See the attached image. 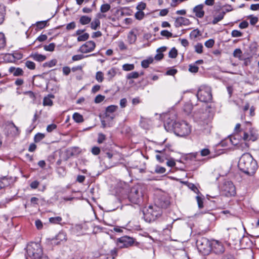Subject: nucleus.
<instances>
[{
    "mask_svg": "<svg viewBox=\"0 0 259 259\" xmlns=\"http://www.w3.org/2000/svg\"><path fill=\"white\" fill-rule=\"evenodd\" d=\"M48 21L37 22L36 24V27L39 29H43L47 24Z\"/></svg>",
    "mask_w": 259,
    "mask_h": 259,
    "instance_id": "40",
    "label": "nucleus"
},
{
    "mask_svg": "<svg viewBox=\"0 0 259 259\" xmlns=\"http://www.w3.org/2000/svg\"><path fill=\"white\" fill-rule=\"evenodd\" d=\"M111 8V6L108 4H105L101 5L100 11L102 13H106L108 12Z\"/></svg>",
    "mask_w": 259,
    "mask_h": 259,
    "instance_id": "35",
    "label": "nucleus"
},
{
    "mask_svg": "<svg viewBox=\"0 0 259 259\" xmlns=\"http://www.w3.org/2000/svg\"><path fill=\"white\" fill-rule=\"evenodd\" d=\"M257 162L249 153H244L238 162L240 170L248 175L253 174L257 168Z\"/></svg>",
    "mask_w": 259,
    "mask_h": 259,
    "instance_id": "1",
    "label": "nucleus"
},
{
    "mask_svg": "<svg viewBox=\"0 0 259 259\" xmlns=\"http://www.w3.org/2000/svg\"><path fill=\"white\" fill-rule=\"evenodd\" d=\"M257 45L256 42H252L249 46V49L250 52L252 53H254L256 52L257 50Z\"/></svg>",
    "mask_w": 259,
    "mask_h": 259,
    "instance_id": "52",
    "label": "nucleus"
},
{
    "mask_svg": "<svg viewBox=\"0 0 259 259\" xmlns=\"http://www.w3.org/2000/svg\"><path fill=\"white\" fill-rule=\"evenodd\" d=\"M96 78L98 82H102L104 79L103 73L101 71H98L96 73Z\"/></svg>",
    "mask_w": 259,
    "mask_h": 259,
    "instance_id": "53",
    "label": "nucleus"
},
{
    "mask_svg": "<svg viewBox=\"0 0 259 259\" xmlns=\"http://www.w3.org/2000/svg\"><path fill=\"white\" fill-rule=\"evenodd\" d=\"M222 190L227 197L234 196L236 194L235 186L231 181L225 182L222 187Z\"/></svg>",
    "mask_w": 259,
    "mask_h": 259,
    "instance_id": "7",
    "label": "nucleus"
},
{
    "mask_svg": "<svg viewBox=\"0 0 259 259\" xmlns=\"http://www.w3.org/2000/svg\"><path fill=\"white\" fill-rule=\"evenodd\" d=\"M212 251L215 254H221L224 252V247L223 244L219 242L218 241H215L212 244L211 246Z\"/></svg>",
    "mask_w": 259,
    "mask_h": 259,
    "instance_id": "13",
    "label": "nucleus"
},
{
    "mask_svg": "<svg viewBox=\"0 0 259 259\" xmlns=\"http://www.w3.org/2000/svg\"><path fill=\"white\" fill-rule=\"evenodd\" d=\"M57 128V125L55 124H51L48 125L47 127V131L48 132L50 133L52 132L54 130Z\"/></svg>",
    "mask_w": 259,
    "mask_h": 259,
    "instance_id": "63",
    "label": "nucleus"
},
{
    "mask_svg": "<svg viewBox=\"0 0 259 259\" xmlns=\"http://www.w3.org/2000/svg\"><path fill=\"white\" fill-rule=\"evenodd\" d=\"M176 120L172 119L170 118H168L164 121V126L165 130L167 131H175V128L176 127V123H177Z\"/></svg>",
    "mask_w": 259,
    "mask_h": 259,
    "instance_id": "14",
    "label": "nucleus"
},
{
    "mask_svg": "<svg viewBox=\"0 0 259 259\" xmlns=\"http://www.w3.org/2000/svg\"><path fill=\"white\" fill-rule=\"evenodd\" d=\"M5 59L9 62H13L15 60V57L14 55L9 54L5 56Z\"/></svg>",
    "mask_w": 259,
    "mask_h": 259,
    "instance_id": "55",
    "label": "nucleus"
},
{
    "mask_svg": "<svg viewBox=\"0 0 259 259\" xmlns=\"http://www.w3.org/2000/svg\"><path fill=\"white\" fill-rule=\"evenodd\" d=\"M45 137V135L44 134L41 133H37L34 136V140L35 142L37 143L40 142L41 140H42Z\"/></svg>",
    "mask_w": 259,
    "mask_h": 259,
    "instance_id": "37",
    "label": "nucleus"
},
{
    "mask_svg": "<svg viewBox=\"0 0 259 259\" xmlns=\"http://www.w3.org/2000/svg\"><path fill=\"white\" fill-rule=\"evenodd\" d=\"M143 196L142 188L140 185H137L131 188L128 199L131 203L140 205L142 201Z\"/></svg>",
    "mask_w": 259,
    "mask_h": 259,
    "instance_id": "2",
    "label": "nucleus"
},
{
    "mask_svg": "<svg viewBox=\"0 0 259 259\" xmlns=\"http://www.w3.org/2000/svg\"><path fill=\"white\" fill-rule=\"evenodd\" d=\"M198 67L193 64H190L189 65V71L192 73H196L198 71Z\"/></svg>",
    "mask_w": 259,
    "mask_h": 259,
    "instance_id": "50",
    "label": "nucleus"
},
{
    "mask_svg": "<svg viewBox=\"0 0 259 259\" xmlns=\"http://www.w3.org/2000/svg\"><path fill=\"white\" fill-rule=\"evenodd\" d=\"M166 171L165 168L164 167H162L159 165H157L155 167V172L157 174H164Z\"/></svg>",
    "mask_w": 259,
    "mask_h": 259,
    "instance_id": "46",
    "label": "nucleus"
},
{
    "mask_svg": "<svg viewBox=\"0 0 259 259\" xmlns=\"http://www.w3.org/2000/svg\"><path fill=\"white\" fill-rule=\"evenodd\" d=\"M66 240V235L64 233L60 232L56 236L55 239L53 240L54 241V243L57 245L59 243V241L56 242L55 241L59 240L63 241Z\"/></svg>",
    "mask_w": 259,
    "mask_h": 259,
    "instance_id": "22",
    "label": "nucleus"
},
{
    "mask_svg": "<svg viewBox=\"0 0 259 259\" xmlns=\"http://www.w3.org/2000/svg\"><path fill=\"white\" fill-rule=\"evenodd\" d=\"M199 35H201V33L198 29L193 30L190 33V37L192 39H195Z\"/></svg>",
    "mask_w": 259,
    "mask_h": 259,
    "instance_id": "29",
    "label": "nucleus"
},
{
    "mask_svg": "<svg viewBox=\"0 0 259 259\" xmlns=\"http://www.w3.org/2000/svg\"><path fill=\"white\" fill-rule=\"evenodd\" d=\"M91 152L94 155L96 156L100 154L101 149L99 147L94 146L92 148Z\"/></svg>",
    "mask_w": 259,
    "mask_h": 259,
    "instance_id": "45",
    "label": "nucleus"
},
{
    "mask_svg": "<svg viewBox=\"0 0 259 259\" xmlns=\"http://www.w3.org/2000/svg\"><path fill=\"white\" fill-rule=\"evenodd\" d=\"M193 109L192 106L190 104H186L184 105V111L186 114H189L191 113Z\"/></svg>",
    "mask_w": 259,
    "mask_h": 259,
    "instance_id": "44",
    "label": "nucleus"
},
{
    "mask_svg": "<svg viewBox=\"0 0 259 259\" xmlns=\"http://www.w3.org/2000/svg\"><path fill=\"white\" fill-rule=\"evenodd\" d=\"M62 220V219L60 217H52L49 219L50 222L53 224H59Z\"/></svg>",
    "mask_w": 259,
    "mask_h": 259,
    "instance_id": "34",
    "label": "nucleus"
},
{
    "mask_svg": "<svg viewBox=\"0 0 259 259\" xmlns=\"http://www.w3.org/2000/svg\"><path fill=\"white\" fill-rule=\"evenodd\" d=\"M139 75L140 74L138 72H132L127 75L126 78L128 79L137 78Z\"/></svg>",
    "mask_w": 259,
    "mask_h": 259,
    "instance_id": "39",
    "label": "nucleus"
},
{
    "mask_svg": "<svg viewBox=\"0 0 259 259\" xmlns=\"http://www.w3.org/2000/svg\"><path fill=\"white\" fill-rule=\"evenodd\" d=\"M72 118L77 123L82 122L83 121V116L77 112H75L73 114Z\"/></svg>",
    "mask_w": 259,
    "mask_h": 259,
    "instance_id": "25",
    "label": "nucleus"
},
{
    "mask_svg": "<svg viewBox=\"0 0 259 259\" xmlns=\"http://www.w3.org/2000/svg\"><path fill=\"white\" fill-rule=\"evenodd\" d=\"M128 41L131 44L135 42L137 40V35L134 33L133 30L131 31L127 36Z\"/></svg>",
    "mask_w": 259,
    "mask_h": 259,
    "instance_id": "20",
    "label": "nucleus"
},
{
    "mask_svg": "<svg viewBox=\"0 0 259 259\" xmlns=\"http://www.w3.org/2000/svg\"><path fill=\"white\" fill-rule=\"evenodd\" d=\"M190 24V20L185 17H178L176 18L175 25L176 27H179L182 25H188Z\"/></svg>",
    "mask_w": 259,
    "mask_h": 259,
    "instance_id": "16",
    "label": "nucleus"
},
{
    "mask_svg": "<svg viewBox=\"0 0 259 259\" xmlns=\"http://www.w3.org/2000/svg\"><path fill=\"white\" fill-rule=\"evenodd\" d=\"M197 97L201 102H210L212 99L210 87L207 85H201L197 92Z\"/></svg>",
    "mask_w": 259,
    "mask_h": 259,
    "instance_id": "5",
    "label": "nucleus"
},
{
    "mask_svg": "<svg viewBox=\"0 0 259 259\" xmlns=\"http://www.w3.org/2000/svg\"><path fill=\"white\" fill-rule=\"evenodd\" d=\"M91 21V18L87 16H82L79 19V22L82 25H86L89 24Z\"/></svg>",
    "mask_w": 259,
    "mask_h": 259,
    "instance_id": "27",
    "label": "nucleus"
},
{
    "mask_svg": "<svg viewBox=\"0 0 259 259\" xmlns=\"http://www.w3.org/2000/svg\"><path fill=\"white\" fill-rule=\"evenodd\" d=\"M226 14V12L223 11L221 13H220L218 16L214 17L212 21V23L213 24H216L218 22L222 20Z\"/></svg>",
    "mask_w": 259,
    "mask_h": 259,
    "instance_id": "26",
    "label": "nucleus"
},
{
    "mask_svg": "<svg viewBox=\"0 0 259 259\" xmlns=\"http://www.w3.org/2000/svg\"><path fill=\"white\" fill-rule=\"evenodd\" d=\"M95 42L90 40L82 45L79 49V51L82 53H88L93 51L95 49Z\"/></svg>",
    "mask_w": 259,
    "mask_h": 259,
    "instance_id": "11",
    "label": "nucleus"
},
{
    "mask_svg": "<svg viewBox=\"0 0 259 259\" xmlns=\"http://www.w3.org/2000/svg\"><path fill=\"white\" fill-rule=\"evenodd\" d=\"M257 135L255 133H253L251 131L249 132H244L242 139L245 141H255L257 139Z\"/></svg>",
    "mask_w": 259,
    "mask_h": 259,
    "instance_id": "15",
    "label": "nucleus"
},
{
    "mask_svg": "<svg viewBox=\"0 0 259 259\" xmlns=\"http://www.w3.org/2000/svg\"><path fill=\"white\" fill-rule=\"evenodd\" d=\"M147 122V119L141 117V120L140 121V125H141V127H142L143 128H145V129L148 128L149 124L146 123Z\"/></svg>",
    "mask_w": 259,
    "mask_h": 259,
    "instance_id": "48",
    "label": "nucleus"
},
{
    "mask_svg": "<svg viewBox=\"0 0 259 259\" xmlns=\"http://www.w3.org/2000/svg\"><path fill=\"white\" fill-rule=\"evenodd\" d=\"M117 109V106L114 105H110L108 106L106 109L105 115L106 118H108L110 119L114 118L113 113Z\"/></svg>",
    "mask_w": 259,
    "mask_h": 259,
    "instance_id": "17",
    "label": "nucleus"
},
{
    "mask_svg": "<svg viewBox=\"0 0 259 259\" xmlns=\"http://www.w3.org/2000/svg\"><path fill=\"white\" fill-rule=\"evenodd\" d=\"M162 213V210L157 205L149 206L146 212H144V216L146 222H151L159 218Z\"/></svg>",
    "mask_w": 259,
    "mask_h": 259,
    "instance_id": "3",
    "label": "nucleus"
},
{
    "mask_svg": "<svg viewBox=\"0 0 259 259\" xmlns=\"http://www.w3.org/2000/svg\"><path fill=\"white\" fill-rule=\"evenodd\" d=\"M153 62V58L152 57H150L147 59L142 61L141 62V66L144 68H147L148 67L149 64L152 63Z\"/></svg>",
    "mask_w": 259,
    "mask_h": 259,
    "instance_id": "23",
    "label": "nucleus"
},
{
    "mask_svg": "<svg viewBox=\"0 0 259 259\" xmlns=\"http://www.w3.org/2000/svg\"><path fill=\"white\" fill-rule=\"evenodd\" d=\"M210 154V151L207 148H204L200 151V154L202 156H206Z\"/></svg>",
    "mask_w": 259,
    "mask_h": 259,
    "instance_id": "59",
    "label": "nucleus"
},
{
    "mask_svg": "<svg viewBox=\"0 0 259 259\" xmlns=\"http://www.w3.org/2000/svg\"><path fill=\"white\" fill-rule=\"evenodd\" d=\"M89 38V34L88 33H85L82 35L78 36L77 37V40L78 41H85Z\"/></svg>",
    "mask_w": 259,
    "mask_h": 259,
    "instance_id": "42",
    "label": "nucleus"
},
{
    "mask_svg": "<svg viewBox=\"0 0 259 259\" xmlns=\"http://www.w3.org/2000/svg\"><path fill=\"white\" fill-rule=\"evenodd\" d=\"M31 57H32L33 60L38 62H42L46 59V56L39 54L32 55Z\"/></svg>",
    "mask_w": 259,
    "mask_h": 259,
    "instance_id": "21",
    "label": "nucleus"
},
{
    "mask_svg": "<svg viewBox=\"0 0 259 259\" xmlns=\"http://www.w3.org/2000/svg\"><path fill=\"white\" fill-rule=\"evenodd\" d=\"M203 8V4L198 5L193 8L192 12L195 14L196 17L198 18H202L203 17L205 14Z\"/></svg>",
    "mask_w": 259,
    "mask_h": 259,
    "instance_id": "12",
    "label": "nucleus"
},
{
    "mask_svg": "<svg viewBox=\"0 0 259 259\" xmlns=\"http://www.w3.org/2000/svg\"><path fill=\"white\" fill-rule=\"evenodd\" d=\"M10 73H13L14 76H22L23 74V71L20 68H15L14 67H11L9 69Z\"/></svg>",
    "mask_w": 259,
    "mask_h": 259,
    "instance_id": "19",
    "label": "nucleus"
},
{
    "mask_svg": "<svg viewBox=\"0 0 259 259\" xmlns=\"http://www.w3.org/2000/svg\"><path fill=\"white\" fill-rule=\"evenodd\" d=\"M57 62V61L56 59H53V60H51L50 61L46 62L44 64V66H48L49 67H52L56 65Z\"/></svg>",
    "mask_w": 259,
    "mask_h": 259,
    "instance_id": "51",
    "label": "nucleus"
},
{
    "mask_svg": "<svg viewBox=\"0 0 259 259\" xmlns=\"http://www.w3.org/2000/svg\"><path fill=\"white\" fill-rule=\"evenodd\" d=\"M191 132L190 126L185 121H182L176 123L174 133L179 137H185Z\"/></svg>",
    "mask_w": 259,
    "mask_h": 259,
    "instance_id": "6",
    "label": "nucleus"
},
{
    "mask_svg": "<svg viewBox=\"0 0 259 259\" xmlns=\"http://www.w3.org/2000/svg\"><path fill=\"white\" fill-rule=\"evenodd\" d=\"M146 8V4L143 2L140 3L137 6V9L139 11H142Z\"/></svg>",
    "mask_w": 259,
    "mask_h": 259,
    "instance_id": "62",
    "label": "nucleus"
},
{
    "mask_svg": "<svg viewBox=\"0 0 259 259\" xmlns=\"http://www.w3.org/2000/svg\"><path fill=\"white\" fill-rule=\"evenodd\" d=\"M116 74V71L114 68H111L107 71L108 79L111 80Z\"/></svg>",
    "mask_w": 259,
    "mask_h": 259,
    "instance_id": "33",
    "label": "nucleus"
},
{
    "mask_svg": "<svg viewBox=\"0 0 259 259\" xmlns=\"http://www.w3.org/2000/svg\"><path fill=\"white\" fill-rule=\"evenodd\" d=\"M105 99V96L101 95H97L95 99V102L96 103H101L102 101H103Z\"/></svg>",
    "mask_w": 259,
    "mask_h": 259,
    "instance_id": "56",
    "label": "nucleus"
},
{
    "mask_svg": "<svg viewBox=\"0 0 259 259\" xmlns=\"http://www.w3.org/2000/svg\"><path fill=\"white\" fill-rule=\"evenodd\" d=\"M249 17L250 18V23L252 25H255L258 21V18L256 17H253L252 15L249 16Z\"/></svg>",
    "mask_w": 259,
    "mask_h": 259,
    "instance_id": "61",
    "label": "nucleus"
},
{
    "mask_svg": "<svg viewBox=\"0 0 259 259\" xmlns=\"http://www.w3.org/2000/svg\"><path fill=\"white\" fill-rule=\"evenodd\" d=\"M25 64L29 69L34 70L35 68V64L33 62L28 60L25 62Z\"/></svg>",
    "mask_w": 259,
    "mask_h": 259,
    "instance_id": "36",
    "label": "nucleus"
},
{
    "mask_svg": "<svg viewBox=\"0 0 259 259\" xmlns=\"http://www.w3.org/2000/svg\"><path fill=\"white\" fill-rule=\"evenodd\" d=\"M6 46V38L3 33H0V50L4 49Z\"/></svg>",
    "mask_w": 259,
    "mask_h": 259,
    "instance_id": "30",
    "label": "nucleus"
},
{
    "mask_svg": "<svg viewBox=\"0 0 259 259\" xmlns=\"http://www.w3.org/2000/svg\"><path fill=\"white\" fill-rule=\"evenodd\" d=\"M135 240L133 238L127 236L121 237L117 239L119 248H128L133 245Z\"/></svg>",
    "mask_w": 259,
    "mask_h": 259,
    "instance_id": "10",
    "label": "nucleus"
},
{
    "mask_svg": "<svg viewBox=\"0 0 259 259\" xmlns=\"http://www.w3.org/2000/svg\"><path fill=\"white\" fill-rule=\"evenodd\" d=\"M178 55V51L175 48H172L169 52L168 56L171 58H176Z\"/></svg>",
    "mask_w": 259,
    "mask_h": 259,
    "instance_id": "31",
    "label": "nucleus"
},
{
    "mask_svg": "<svg viewBox=\"0 0 259 259\" xmlns=\"http://www.w3.org/2000/svg\"><path fill=\"white\" fill-rule=\"evenodd\" d=\"M169 204V202L167 200H165V198L161 197L158 199L156 202L155 205H157L160 208H166Z\"/></svg>",
    "mask_w": 259,
    "mask_h": 259,
    "instance_id": "18",
    "label": "nucleus"
},
{
    "mask_svg": "<svg viewBox=\"0 0 259 259\" xmlns=\"http://www.w3.org/2000/svg\"><path fill=\"white\" fill-rule=\"evenodd\" d=\"M135 68V66L133 64H125L122 65V69L124 71H131Z\"/></svg>",
    "mask_w": 259,
    "mask_h": 259,
    "instance_id": "32",
    "label": "nucleus"
},
{
    "mask_svg": "<svg viewBox=\"0 0 259 259\" xmlns=\"http://www.w3.org/2000/svg\"><path fill=\"white\" fill-rule=\"evenodd\" d=\"M196 245L200 252H207L210 250V243L205 238H201L196 241Z\"/></svg>",
    "mask_w": 259,
    "mask_h": 259,
    "instance_id": "9",
    "label": "nucleus"
},
{
    "mask_svg": "<svg viewBox=\"0 0 259 259\" xmlns=\"http://www.w3.org/2000/svg\"><path fill=\"white\" fill-rule=\"evenodd\" d=\"M145 13L143 11H138L135 15V18L139 20L143 19Z\"/></svg>",
    "mask_w": 259,
    "mask_h": 259,
    "instance_id": "47",
    "label": "nucleus"
},
{
    "mask_svg": "<svg viewBox=\"0 0 259 259\" xmlns=\"http://www.w3.org/2000/svg\"><path fill=\"white\" fill-rule=\"evenodd\" d=\"M196 199L198 203V206L199 208H202L203 207V202L202 199L199 196H196Z\"/></svg>",
    "mask_w": 259,
    "mask_h": 259,
    "instance_id": "57",
    "label": "nucleus"
},
{
    "mask_svg": "<svg viewBox=\"0 0 259 259\" xmlns=\"http://www.w3.org/2000/svg\"><path fill=\"white\" fill-rule=\"evenodd\" d=\"M55 44L53 42L50 44L48 45L44 46V50L47 51L52 52L54 50Z\"/></svg>",
    "mask_w": 259,
    "mask_h": 259,
    "instance_id": "41",
    "label": "nucleus"
},
{
    "mask_svg": "<svg viewBox=\"0 0 259 259\" xmlns=\"http://www.w3.org/2000/svg\"><path fill=\"white\" fill-rule=\"evenodd\" d=\"M54 95H50L49 97H46L43 100V105L44 106H52L53 105V101L51 100V98H54Z\"/></svg>",
    "mask_w": 259,
    "mask_h": 259,
    "instance_id": "24",
    "label": "nucleus"
},
{
    "mask_svg": "<svg viewBox=\"0 0 259 259\" xmlns=\"http://www.w3.org/2000/svg\"><path fill=\"white\" fill-rule=\"evenodd\" d=\"M160 34L162 36H166V37H167L168 38L171 37L172 36L174 37H177V35L173 36L171 32H169L168 31H167L166 30H162L160 32Z\"/></svg>",
    "mask_w": 259,
    "mask_h": 259,
    "instance_id": "38",
    "label": "nucleus"
},
{
    "mask_svg": "<svg viewBox=\"0 0 259 259\" xmlns=\"http://www.w3.org/2000/svg\"><path fill=\"white\" fill-rule=\"evenodd\" d=\"M26 250V259H28V257L31 259H35L39 255H42V249L40 244L35 242H31L27 245Z\"/></svg>",
    "mask_w": 259,
    "mask_h": 259,
    "instance_id": "4",
    "label": "nucleus"
},
{
    "mask_svg": "<svg viewBox=\"0 0 259 259\" xmlns=\"http://www.w3.org/2000/svg\"><path fill=\"white\" fill-rule=\"evenodd\" d=\"M214 44V40L212 39H209L206 41L204 43V45L208 48H212Z\"/></svg>",
    "mask_w": 259,
    "mask_h": 259,
    "instance_id": "49",
    "label": "nucleus"
},
{
    "mask_svg": "<svg viewBox=\"0 0 259 259\" xmlns=\"http://www.w3.org/2000/svg\"><path fill=\"white\" fill-rule=\"evenodd\" d=\"M105 139V136L103 134H99L98 138V143H102Z\"/></svg>",
    "mask_w": 259,
    "mask_h": 259,
    "instance_id": "64",
    "label": "nucleus"
},
{
    "mask_svg": "<svg viewBox=\"0 0 259 259\" xmlns=\"http://www.w3.org/2000/svg\"><path fill=\"white\" fill-rule=\"evenodd\" d=\"M100 25V20L96 18L91 23V27L93 30H96Z\"/></svg>",
    "mask_w": 259,
    "mask_h": 259,
    "instance_id": "28",
    "label": "nucleus"
},
{
    "mask_svg": "<svg viewBox=\"0 0 259 259\" xmlns=\"http://www.w3.org/2000/svg\"><path fill=\"white\" fill-rule=\"evenodd\" d=\"M242 51L240 49H236L233 52V56L235 58H238L241 59V55Z\"/></svg>",
    "mask_w": 259,
    "mask_h": 259,
    "instance_id": "54",
    "label": "nucleus"
},
{
    "mask_svg": "<svg viewBox=\"0 0 259 259\" xmlns=\"http://www.w3.org/2000/svg\"><path fill=\"white\" fill-rule=\"evenodd\" d=\"M237 137H239L237 135H234L233 136H231L230 138V141L232 144L237 147V149L241 151H247L249 148V144L247 142H238L237 140Z\"/></svg>",
    "mask_w": 259,
    "mask_h": 259,
    "instance_id": "8",
    "label": "nucleus"
},
{
    "mask_svg": "<svg viewBox=\"0 0 259 259\" xmlns=\"http://www.w3.org/2000/svg\"><path fill=\"white\" fill-rule=\"evenodd\" d=\"M195 51L198 53L201 54L203 52V45L201 43H198L195 46Z\"/></svg>",
    "mask_w": 259,
    "mask_h": 259,
    "instance_id": "43",
    "label": "nucleus"
},
{
    "mask_svg": "<svg viewBox=\"0 0 259 259\" xmlns=\"http://www.w3.org/2000/svg\"><path fill=\"white\" fill-rule=\"evenodd\" d=\"M231 34L233 37H240L242 35V32L237 30H233L232 31Z\"/></svg>",
    "mask_w": 259,
    "mask_h": 259,
    "instance_id": "58",
    "label": "nucleus"
},
{
    "mask_svg": "<svg viewBox=\"0 0 259 259\" xmlns=\"http://www.w3.org/2000/svg\"><path fill=\"white\" fill-rule=\"evenodd\" d=\"M118 249L114 248L110 251V255L112 256L111 259H114L117 255Z\"/></svg>",
    "mask_w": 259,
    "mask_h": 259,
    "instance_id": "60",
    "label": "nucleus"
}]
</instances>
